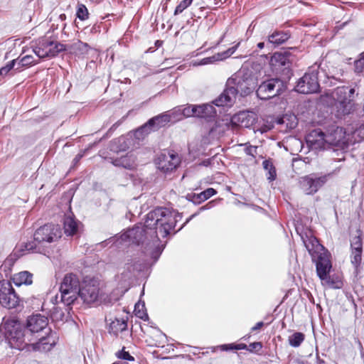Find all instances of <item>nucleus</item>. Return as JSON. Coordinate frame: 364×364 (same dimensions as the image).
Instances as JSON below:
<instances>
[{
	"label": "nucleus",
	"instance_id": "46",
	"mask_svg": "<svg viewBox=\"0 0 364 364\" xmlns=\"http://www.w3.org/2000/svg\"><path fill=\"white\" fill-rule=\"evenodd\" d=\"M193 108L194 105H190L183 109L182 114L186 117H194V113L196 112Z\"/></svg>",
	"mask_w": 364,
	"mask_h": 364
},
{
	"label": "nucleus",
	"instance_id": "62",
	"mask_svg": "<svg viewBox=\"0 0 364 364\" xmlns=\"http://www.w3.org/2000/svg\"><path fill=\"white\" fill-rule=\"evenodd\" d=\"M208 353V351H206L205 353V352H203V353H202V354H203V355H205V353Z\"/></svg>",
	"mask_w": 364,
	"mask_h": 364
},
{
	"label": "nucleus",
	"instance_id": "15",
	"mask_svg": "<svg viewBox=\"0 0 364 364\" xmlns=\"http://www.w3.org/2000/svg\"><path fill=\"white\" fill-rule=\"evenodd\" d=\"M328 147L335 146L346 149L348 146V139L343 128L333 127L326 132Z\"/></svg>",
	"mask_w": 364,
	"mask_h": 364
},
{
	"label": "nucleus",
	"instance_id": "21",
	"mask_svg": "<svg viewBox=\"0 0 364 364\" xmlns=\"http://www.w3.org/2000/svg\"><path fill=\"white\" fill-rule=\"evenodd\" d=\"M351 247V263L355 267L356 271L362 261L363 242L360 236L353 237L350 243Z\"/></svg>",
	"mask_w": 364,
	"mask_h": 364
},
{
	"label": "nucleus",
	"instance_id": "5",
	"mask_svg": "<svg viewBox=\"0 0 364 364\" xmlns=\"http://www.w3.org/2000/svg\"><path fill=\"white\" fill-rule=\"evenodd\" d=\"M80 287L77 275L72 273L66 274L60 287L62 302L68 306L72 304L78 296Z\"/></svg>",
	"mask_w": 364,
	"mask_h": 364
},
{
	"label": "nucleus",
	"instance_id": "31",
	"mask_svg": "<svg viewBox=\"0 0 364 364\" xmlns=\"http://www.w3.org/2000/svg\"><path fill=\"white\" fill-rule=\"evenodd\" d=\"M305 335L301 332H294L288 337L289 345L293 348H298L304 342Z\"/></svg>",
	"mask_w": 364,
	"mask_h": 364
},
{
	"label": "nucleus",
	"instance_id": "23",
	"mask_svg": "<svg viewBox=\"0 0 364 364\" xmlns=\"http://www.w3.org/2000/svg\"><path fill=\"white\" fill-rule=\"evenodd\" d=\"M194 117L200 118H209L215 116L216 112L214 107L209 104L201 105H194Z\"/></svg>",
	"mask_w": 364,
	"mask_h": 364
},
{
	"label": "nucleus",
	"instance_id": "17",
	"mask_svg": "<svg viewBox=\"0 0 364 364\" xmlns=\"http://www.w3.org/2000/svg\"><path fill=\"white\" fill-rule=\"evenodd\" d=\"M180 162L178 155L173 152L161 153L156 161L158 168L165 173L176 169Z\"/></svg>",
	"mask_w": 364,
	"mask_h": 364
},
{
	"label": "nucleus",
	"instance_id": "18",
	"mask_svg": "<svg viewBox=\"0 0 364 364\" xmlns=\"http://www.w3.org/2000/svg\"><path fill=\"white\" fill-rule=\"evenodd\" d=\"M306 142L312 149H326L328 148L326 132L320 129H314L307 135Z\"/></svg>",
	"mask_w": 364,
	"mask_h": 364
},
{
	"label": "nucleus",
	"instance_id": "34",
	"mask_svg": "<svg viewBox=\"0 0 364 364\" xmlns=\"http://www.w3.org/2000/svg\"><path fill=\"white\" fill-rule=\"evenodd\" d=\"M134 313H135V315L138 318H139L144 321H146L149 319V316L146 311L145 304L144 302L143 303L138 302L135 304Z\"/></svg>",
	"mask_w": 364,
	"mask_h": 364
},
{
	"label": "nucleus",
	"instance_id": "43",
	"mask_svg": "<svg viewBox=\"0 0 364 364\" xmlns=\"http://www.w3.org/2000/svg\"><path fill=\"white\" fill-rule=\"evenodd\" d=\"M50 317L53 320H62L64 317V314L58 306H53L51 310Z\"/></svg>",
	"mask_w": 364,
	"mask_h": 364
},
{
	"label": "nucleus",
	"instance_id": "55",
	"mask_svg": "<svg viewBox=\"0 0 364 364\" xmlns=\"http://www.w3.org/2000/svg\"><path fill=\"white\" fill-rule=\"evenodd\" d=\"M264 47V43L259 42L257 43V48L259 49H262Z\"/></svg>",
	"mask_w": 364,
	"mask_h": 364
},
{
	"label": "nucleus",
	"instance_id": "8",
	"mask_svg": "<svg viewBox=\"0 0 364 364\" xmlns=\"http://www.w3.org/2000/svg\"><path fill=\"white\" fill-rule=\"evenodd\" d=\"M65 50V45L47 38L39 39L33 48V52L39 58L54 57L60 52Z\"/></svg>",
	"mask_w": 364,
	"mask_h": 364
},
{
	"label": "nucleus",
	"instance_id": "52",
	"mask_svg": "<svg viewBox=\"0 0 364 364\" xmlns=\"http://www.w3.org/2000/svg\"><path fill=\"white\" fill-rule=\"evenodd\" d=\"M12 61L15 62V67L14 68L16 70L19 72V71L22 70L25 68V66L21 65V63H19L20 58H18L17 59H15V60H13Z\"/></svg>",
	"mask_w": 364,
	"mask_h": 364
},
{
	"label": "nucleus",
	"instance_id": "45",
	"mask_svg": "<svg viewBox=\"0 0 364 364\" xmlns=\"http://www.w3.org/2000/svg\"><path fill=\"white\" fill-rule=\"evenodd\" d=\"M262 348V344L261 342H254L247 346V348L245 350L251 352V353H257L260 351Z\"/></svg>",
	"mask_w": 364,
	"mask_h": 364
},
{
	"label": "nucleus",
	"instance_id": "53",
	"mask_svg": "<svg viewBox=\"0 0 364 364\" xmlns=\"http://www.w3.org/2000/svg\"><path fill=\"white\" fill-rule=\"evenodd\" d=\"M264 326V322L262 321H259L258 323H257L252 328H251V331H255L257 330H259L260 329L262 326Z\"/></svg>",
	"mask_w": 364,
	"mask_h": 364
},
{
	"label": "nucleus",
	"instance_id": "57",
	"mask_svg": "<svg viewBox=\"0 0 364 364\" xmlns=\"http://www.w3.org/2000/svg\"><path fill=\"white\" fill-rule=\"evenodd\" d=\"M194 215H192L189 218H188V219L186 220V221L184 223V224H183V225L184 226L186 223H188L190 221V220H191L193 217H194Z\"/></svg>",
	"mask_w": 364,
	"mask_h": 364
},
{
	"label": "nucleus",
	"instance_id": "2",
	"mask_svg": "<svg viewBox=\"0 0 364 364\" xmlns=\"http://www.w3.org/2000/svg\"><path fill=\"white\" fill-rule=\"evenodd\" d=\"M257 79L247 68H242L229 77L225 89L213 103L218 107L232 106L236 97L250 95L257 86Z\"/></svg>",
	"mask_w": 364,
	"mask_h": 364
},
{
	"label": "nucleus",
	"instance_id": "9",
	"mask_svg": "<svg viewBox=\"0 0 364 364\" xmlns=\"http://www.w3.org/2000/svg\"><path fill=\"white\" fill-rule=\"evenodd\" d=\"M171 121V116L163 113L155 116L147 121L144 125L139 127L134 132L136 139H141L151 132L159 130L166 126Z\"/></svg>",
	"mask_w": 364,
	"mask_h": 364
},
{
	"label": "nucleus",
	"instance_id": "25",
	"mask_svg": "<svg viewBox=\"0 0 364 364\" xmlns=\"http://www.w3.org/2000/svg\"><path fill=\"white\" fill-rule=\"evenodd\" d=\"M12 281L17 287L21 285H31L33 283V274L28 271H22L14 274Z\"/></svg>",
	"mask_w": 364,
	"mask_h": 364
},
{
	"label": "nucleus",
	"instance_id": "19",
	"mask_svg": "<svg viewBox=\"0 0 364 364\" xmlns=\"http://www.w3.org/2000/svg\"><path fill=\"white\" fill-rule=\"evenodd\" d=\"M48 324L47 317L41 314H36L28 318L26 328L31 332V336L34 339L35 334L43 331Z\"/></svg>",
	"mask_w": 364,
	"mask_h": 364
},
{
	"label": "nucleus",
	"instance_id": "64",
	"mask_svg": "<svg viewBox=\"0 0 364 364\" xmlns=\"http://www.w3.org/2000/svg\"><path fill=\"white\" fill-rule=\"evenodd\" d=\"M198 353V350H196L193 352V354H196Z\"/></svg>",
	"mask_w": 364,
	"mask_h": 364
},
{
	"label": "nucleus",
	"instance_id": "39",
	"mask_svg": "<svg viewBox=\"0 0 364 364\" xmlns=\"http://www.w3.org/2000/svg\"><path fill=\"white\" fill-rule=\"evenodd\" d=\"M76 16L81 21H85L88 18L89 13L87 7L84 4H79L77 6Z\"/></svg>",
	"mask_w": 364,
	"mask_h": 364
},
{
	"label": "nucleus",
	"instance_id": "24",
	"mask_svg": "<svg viewBox=\"0 0 364 364\" xmlns=\"http://www.w3.org/2000/svg\"><path fill=\"white\" fill-rule=\"evenodd\" d=\"M290 38L288 31H275L268 36V43L278 46L285 43Z\"/></svg>",
	"mask_w": 364,
	"mask_h": 364
},
{
	"label": "nucleus",
	"instance_id": "11",
	"mask_svg": "<svg viewBox=\"0 0 364 364\" xmlns=\"http://www.w3.org/2000/svg\"><path fill=\"white\" fill-rule=\"evenodd\" d=\"M291 54L289 52H277L271 57L269 65L272 72L277 75H284L289 77Z\"/></svg>",
	"mask_w": 364,
	"mask_h": 364
},
{
	"label": "nucleus",
	"instance_id": "49",
	"mask_svg": "<svg viewBox=\"0 0 364 364\" xmlns=\"http://www.w3.org/2000/svg\"><path fill=\"white\" fill-rule=\"evenodd\" d=\"M101 31V25L95 23L89 28V32L92 34L99 33Z\"/></svg>",
	"mask_w": 364,
	"mask_h": 364
},
{
	"label": "nucleus",
	"instance_id": "28",
	"mask_svg": "<svg viewBox=\"0 0 364 364\" xmlns=\"http://www.w3.org/2000/svg\"><path fill=\"white\" fill-rule=\"evenodd\" d=\"M321 280L323 284H326L330 288L340 289L343 286L341 279L336 274L330 275V274H327L326 278Z\"/></svg>",
	"mask_w": 364,
	"mask_h": 364
},
{
	"label": "nucleus",
	"instance_id": "47",
	"mask_svg": "<svg viewBox=\"0 0 364 364\" xmlns=\"http://www.w3.org/2000/svg\"><path fill=\"white\" fill-rule=\"evenodd\" d=\"M15 67V62L11 61L6 66L0 69V75H6L11 69Z\"/></svg>",
	"mask_w": 364,
	"mask_h": 364
},
{
	"label": "nucleus",
	"instance_id": "37",
	"mask_svg": "<svg viewBox=\"0 0 364 364\" xmlns=\"http://www.w3.org/2000/svg\"><path fill=\"white\" fill-rule=\"evenodd\" d=\"M331 159L335 161H342L346 159L345 149L337 147L333 149L331 152Z\"/></svg>",
	"mask_w": 364,
	"mask_h": 364
},
{
	"label": "nucleus",
	"instance_id": "42",
	"mask_svg": "<svg viewBox=\"0 0 364 364\" xmlns=\"http://www.w3.org/2000/svg\"><path fill=\"white\" fill-rule=\"evenodd\" d=\"M19 63H21V65L25 66V68H26L28 66L36 64L37 62L34 60V58L32 55H26L20 58Z\"/></svg>",
	"mask_w": 364,
	"mask_h": 364
},
{
	"label": "nucleus",
	"instance_id": "38",
	"mask_svg": "<svg viewBox=\"0 0 364 364\" xmlns=\"http://www.w3.org/2000/svg\"><path fill=\"white\" fill-rule=\"evenodd\" d=\"M353 136L355 140L357 139L358 141L364 140V121L356 125L355 130L353 132Z\"/></svg>",
	"mask_w": 364,
	"mask_h": 364
},
{
	"label": "nucleus",
	"instance_id": "60",
	"mask_svg": "<svg viewBox=\"0 0 364 364\" xmlns=\"http://www.w3.org/2000/svg\"><path fill=\"white\" fill-rule=\"evenodd\" d=\"M215 347H211L210 349H211V351L212 352H215Z\"/></svg>",
	"mask_w": 364,
	"mask_h": 364
},
{
	"label": "nucleus",
	"instance_id": "16",
	"mask_svg": "<svg viewBox=\"0 0 364 364\" xmlns=\"http://www.w3.org/2000/svg\"><path fill=\"white\" fill-rule=\"evenodd\" d=\"M99 286L95 280H85L82 286L79 289L78 296L81 297L85 303L92 304L95 302L99 296Z\"/></svg>",
	"mask_w": 364,
	"mask_h": 364
},
{
	"label": "nucleus",
	"instance_id": "3",
	"mask_svg": "<svg viewBox=\"0 0 364 364\" xmlns=\"http://www.w3.org/2000/svg\"><path fill=\"white\" fill-rule=\"evenodd\" d=\"M6 336L10 346L18 350L31 349L35 351L47 352L50 350L56 344L57 337L55 333H50L47 336H42L36 343H33V338L27 328H23L20 323L7 324Z\"/></svg>",
	"mask_w": 364,
	"mask_h": 364
},
{
	"label": "nucleus",
	"instance_id": "13",
	"mask_svg": "<svg viewBox=\"0 0 364 364\" xmlns=\"http://www.w3.org/2000/svg\"><path fill=\"white\" fill-rule=\"evenodd\" d=\"M282 87V81L279 78H270L263 81L258 87L257 96L262 100H267L279 95Z\"/></svg>",
	"mask_w": 364,
	"mask_h": 364
},
{
	"label": "nucleus",
	"instance_id": "63",
	"mask_svg": "<svg viewBox=\"0 0 364 364\" xmlns=\"http://www.w3.org/2000/svg\"><path fill=\"white\" fill-rule=\"evenodd\" d=\"M198 353V350H196L193 352V354H196Z\"/></svg>",
	"mask_w": 364,
	"mask_h": 364
},
{
	"label": "nucleus",
	"instance_id": "29",
	"mask_svg": "<svg viewBox=\"0 0 364 364\" xmlns=\"http://www.w3.org/2000/svg\"><path fill=\"white\" fill-rule=\"evenodd\" d=\"M217 191L213 188H208L205 191H202L199 194H196L193 196V201L194 203H200L203 202L213 196L215 195Z\"/></svg>",
	"mask_w": 364,
	"mask_h": 364
},
{
	"label": "nucleus",
	"instance_id": "48",
	"mask_svg": "<svg viewBox=\"0 0 364 364\" xmlns=\"http://www.w3.org/2000/svg\"><path fill=\"white\" fill-rule=\"evenodd\" d=\"M77 48L85 53H87L90 49V46L87 43L82 41H78Z\"/></svg>",
	"mask_w": 364,
	"mask_h": 364
},
{
	"label": "nucleus",
	"instance_id": "32",
	"mask_svg": "<svg viewBox=\"0 0 364 364\" xmlns=\"http://www.w3.org/2000/svg\"><path fill=\"white\" fill-rule=\"evenodd\" d=\"M262 166L264 169L267 171V178L271 182L276 179L277 178V171L274 166L270 160H264L262 162Z\"/></svg>",
	"mask_w": 364,
	"mask_h": 364
},
{
	"label": "nucleus",
	"instance_id": "33",
	"mask_svg": "<svg viewBox=\"0 0 364 364\" xmlns=\"http://www.w3.org/2000/svg\"><path fill=\"white\" fill-rule=\"evenodd\" d=\"M239 46H240V42H238L236 45L228 48V50H226L223 52L218 53L213 55V57L215 58V62L223 60L225 59H227L230 56H231L236 51V50L237 49Z\"/></svg>",
	"mask_w": 364,
	"mask_h": 364
},
{
	"label": "nucleus",
	"instance_id": "1",
	"mask_svg": "<svg viewBox=\"0 0 364 364\" xmlns=\"http://www.w3.org/2000/svg\"><path fill=\"white\" fill-rule=\"evenodd\" d=\"M182 215L166 208H156L150 211L146 217L144 224H137L122 235V240L133 244H144L146 241V251L154 262H156L164 248L160 245L159 237H166L171 234Z\"/></svg>",
	"mask_w": 364,
	"mask_h": 364
},
{
	"label": "nucleus",
	"instance_id": "27",
	"mask_svg": "<svg viewBox=\"0 0 364 364\" xmlns=\"http://www.w3.org/2000/svg\"><path fill=\"white\" fill-rule=\"evenodd\" d=\"M38 242L33 240V241H29L24 242L21 245L20 251L21 255L26 253H41V247L37 245Z\"/></svg>",
	"mask_w": 364,
	"mask_h": 364
},
{
	"label": "nucleus",
	"instance_id": "30",
	"mask_svg": "<svg viewBox=\"0 0 364 364\" xmlns=\"http://www.w3.org/2000/svg\"><path fill=\"white\" fill-rule=\"evenodd\" d=\"M109 328L112 333L117 335L127 329V322L123 318H115L111 322Z\"/></svg>",
	"mask_w": 364,
	"mask_h": 364
},
{
	"label": "nucleus",
	"instance_id": "4",
	"mask_svg": "<svg viewBox=\"0 0 364 364\" xmlns=\"http://www.w3.org/2000/svg\"><path fill=\"white\" fill-rule=\"evenodd\" d=\"M301 239L312 262L315 263L317 276L320 279H326L332 269L330 252L312 235L306 234L305 236H301Z\"/></svg>",
	"mask_w": 364,
	"mask_h": 364
},
{
	"label": "nucleus",
	"instance_id": "44",
	"mask_svg": "<svg viewBox=\"0 0 364 364\" xmlns=\"http://www.w3.org/2000/svg\"><path fill=\"white\" fill-rule=\"evenodd\" d=\"M215 63V58L213 56L204 58L200 60H196L193 63L195 66L205 65Z\"/></svg>",
	"mask_w": 364,
	"mask_h": 364
},
{
	"label": "nucleus",
	"instance_id": "59",
	"mask_svg": "<svg viewBox=\"0 0 364 364\" xmlns=\"http://www.w3.org/2000/svg\"><path fill=\"white\" fill-rule=\"evenodd\" d=\"M250 337V336H245L243 337V339L247 340V339H248Z\"/></svg>",
	"mask_w": 364,
	"mask_h": 364
},
{
	"label": "nucleus",
	"instance_id": "41",
	"mask_svg": "<svg viewBox=\"0 0 364 364\" xmlns=\"http://www.w3.org/2000/svg\"><path fill=\"white\" fill-rule=\"evenodd\" d=\"M116 356L119 359L128 360V361H134V358L129 354V352L125 350V348L124 347L121 350L117 351L115 353Z\"/></svg>",
	"mask_w": 364,
	"mask_h": 364
},
{
	"label": "nucleus",
	"instance_id": "12",
	"mask_svg": "<svg viewBox=\"0 0 364 364\" xmlns=\"http://www.w3.org/2000/svg\"><path fill=\"white\" fill-rule=\"evenodd\" d=\"M61 237V230L58 225L46 224L38 228L33 235V239L41 243H51L57 241Z\"/></svg>",
	"mask_w": 364,
	"mask_h": 364
},
{
	"label": "nucleus",
	"instance_id": "50",
	"mask_svg": "<svg viewBox=\"0 0 364 364\" xmlns=\"http://www.w3.org/2000/svg\"><path fill=\"white\" fill-rule=\"evenodd\" d=\"M256 146H248L245 149V152L246 154L254 156L255 152H256Z\"/></svg>",
	"mask_w": 364,
	"mask_h": 364
},
{
	"label": "nucleus",
	"instance_id": "22",
	"mask_svg": "<svg viewBox=\"0 0 364 364\" xmlns=\"http://www.w3.org/2000/svg\"><path fill=\"white\" fill-rule=\"evenodd\" d=\"M111 163L115 166L122 167L129 170H134L136 167V157L130 153L119 158L112 159Z\"/></svg>",
	"mask_w": 364,
	"mask_h": 364
},
{
	"label": "nucleus",
	"instance_id": "7",
	"mask_svg": "<svg viewBox=\"0 0 364 364\" xmlns=\"http://www.w3.org/2000/svg\"><path fill=\"white\" fill-rule=\"evenodd\" d=\"M319 65L315 63L309 69V72L299 79L295 87L296 92L302 94L315 93L319 90Z\"/></svg>",
	"mask_w": 364,
	"mask_h": 364
},
{
	"label": "nucleus",
	"instance_id": "54",
	"mask_svg": "<svg viewBox=\"0 0 364 364\" xmlns=\"http://www.w3.org/2000/svg\"><path fill=\"white\" fill-rule=\"evenodd\" d=\"M225 0H224V1H223V0H214V4H215V6H218V5H220V4H223V2H225Z\"/></svg>",
	"mask_w": 364,
	"mask_h": 364
},
{
	"label": "nucleus",
	"instance_id": "14",
	"mask_svg": "<svg viewBox=\"0 0 364 364\" xmlns=\"http://www.w3.org/2000/svg\"><path fill=\"white\" fill-rule=\"evenodd\" d=\"M331 175V173H329L319 177L314 175L306 176L300 181L301 187L306 194H314L326 183Z\"/></svg>",
	"mask_w": 364,
	"mask_h": 364
},
{
	"label": "nucleus",
	"instance_id": "36",
	"mask_svg": "<svg viewBox=\"0 0 364 364\" xmlns=\"http://www.w3.org/2000/svg\"><path fill=\"white\" fill-rule=\"evenodd\" d=\"M217 348H220L221 350L228 351L232 350H244L247 348V346L245 343H229L219 346Z\"/></svg>",
	"mask_w": 364,
	"mask_h": 364
},
{
	"label": "nucleus",
	"instance_id": "6",
	"mask_svg": "<svg viewBox=\"0 0 364 364\" xmlns=\"http://www.w3.org/2000/svg\"><path fill=\"white\" fill-rule=\"evenodd\" d=\"M355 89L348 90L346 87H337L335 91L336 102L335 104L338 117L349 114L354 107Z\"/></svg>",
	"mask_w": 364,
	"mask_h": 364
},
{
	"label": "nucleus",
	"instance_id": "10",
	"mask_svg": "<svg viewBox=\"0 0 364 364\" xmlns=\"http://www.w3.org/2000/svg\"><path fill=\"white\" fill-rule=\"evenodd\" d=\"M19 303L20 298L11 283L8 280L0 281V306L11 309L17 307Z\"/></svg>",
	"mask_w": 364,
	"mask_h": 364
},
{
	"label": "nucleus",
	"instance_id": "56",
	"mask_svg": "<svg viewBox=\"0 0 364 364\" xmlns=\"http://www.w3.org/2000/svg\"><path fill=\"white\" fill-rule=\"evenodd\" d=\"M59 18L63 21L66 19V15L65 14H62L59 16Z\"/></svg>",
	"mask_w": 364,
	"mask_h": 364
},
{
	"label": "nucleus",
	"instance_id": "35",
	"mask_svg": "<svg viewBox=\"0 0 364 364\" xmlns=\"http://www.w3.org/2000/svg\"><path fill=\"white\" fill-rule=\"evenodd\" d=\"M354 71L358 75L364 73V52L359 55V57L354 62Z\"/></svg>",
	"mask_w": 364,
	"mask_h": 364
},
{
	"label": "nucleus",
	"instance_id": "40",
	"mask_svg": "<svg viewBox=\"0 0 364 364\" xmlns=\"http://www.w3.org/2000/svg\"><path fill=\"white\" fill-rule=\"evenodd\" d=\"M193 0H182L176 7L174 11V16L181 14L186 9L191 5Z\"/></svg>",
	"mask_w": 364,
	"mask_h": 364
},
{
	"label": "nucleus",
	"instance_id": "58",
	"mask_svg": "<svg viewBox=\"0 0 364 364\" xmlns=\"http://www.w3.org/2000/svg\"><path fill=\"white\" fill-rule=\"evenodd\" d=\"M223 38H224V35L220 38V39L219 42L218 43V44L220 43L223 41Z\"/></svg>",
	"mask_w": 364,
	"mask_h": 364
},
{
	"label": "nucleus",
	"instance_id": "20",
	"mask_svg": "<svg viewBox=\"0 0 364 364\" xmlns=\"http://www.w3.org/2000/svg\"><path fill=\"white\" fill-rule=\"evenodd\" d=\"M257 119V114L255 112L242 111L233 115L231 122L237 127L250 128L255 124Z\"/></svg>",
	"mask_w": 364,
	"mask_h": 364
},
{
	"label": "nucleus",
	"instance_id": "61",
	"mask_svg": "<svg viewBox=\"0 0 364 364\" xmlns=\"http://www.w3.org/2000/svg\"><path fill=\"white\" fill-rule=\"evenodd\" d=\"M119 141H124V138H120L118 139Z\"/></svg>",
	"mask_w": 364,
	"mask_h": 364
},
{
	"label": "nucleus",
	"instance_id": "51",
	"mask_svg": "<svg viewBox=\"0 0 364 364\" xmlns=\"http://www.w3.org/2000/svg\"><path fill=\"white\" fill-rule=\"evenodd\" d=\"M84 152L85 151H81L75 156V157L73 159V166H75L78 164V163L80 162V161L84 156Z\"/></svg>",
	"mask_w": 364,
	"mask_h": 364
},
{
	"label": "nucleus",
	"instance_id": "26",
	"mask_svg": "<svg viewBox=\"0 0 364 364\" xmlns=\"http://www.w3.org/2000/svg\"><path fill=\"white\" fill-rule=\"evenodd\" d=\"M63 228L65 235L72 236L77 231V223L74 218L70 215H66L64 218Z\"/></svg>",
	"mask_w": 364,
	"mask_h": 364
}]
</instances>
